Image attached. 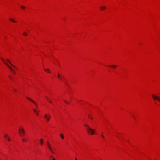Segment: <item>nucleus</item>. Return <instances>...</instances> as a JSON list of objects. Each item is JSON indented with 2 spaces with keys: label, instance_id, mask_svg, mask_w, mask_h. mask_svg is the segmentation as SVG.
<instances>
[{
  "label": "nucleus",
  "instance_id": "obj_1",
  "mask_svg": "<svg viewBox=\"0 0 160 160\" xmlns=\"http://www.w3.org/2000/svg\"><path fill=\"white\" fill-rule=\"evenodd\" d=\"M84 126L87 128V132L89 134L93 135L94 134V130L90 128L87 125L85 124Z\"/></svg>",
  "mask_w": 160,
  "mask_h": 160
},
{
  "label": "nucleus",
  "instance_id": "obj_2",
  "mask_svg": "<svg viewBox=\"0 0 160 160\" xmlns=\"http://www.w3.org/2000/svg\"><path fill=\"white\" fill-rule=\"evenodd\" d=\"M1 59L3 61V62L11 70H13V69L11 68V67L8 64L6 61H4L3 59L2 58H1Z\"/></svg>",
  "mask_w": 160,
  "mask_h": 160
},
{
  "label": "nucleus",
  "instance_id": "obj_3",
  "mask_svg": "<svg viewBox=\"0 0 160 160\" xmlns=\"http://www.w3.org/2000/svg\"><path fill=\"white\" fill-rule=\"evenodd\" d=\"M152 97L154 100H157L158 101H160V99L159 97L156 96L154 95L153 94L152 95Z\"/></svg>",
  "mask_w": 160,
  "mask_h": 160
},
{
  "label": "nucleus",
  "instance_id": "obj_4",
  "mask_svg": "<svg viewBox=\"0 0 160 160\" xmlns=\"http://www.w3.org/2000/svg\"><path fill=\"white\" fill-rule=\"evenodd\" d=\"M44 117L47 121H48L50 119V116H48V115L47 114H46L45 115Z\"/></svg>",
  "mask_w": 160,
  "mask_h": 160
},
{
  "label": "nucleus",
  "instance_id": "obj_5",
  "mask_svg": "<svg viewBox=\"0 0 160 160\" xmlns=\"http://www.w3.org/2000/svg\"><path fill=\"white\" fill-rule=\"evenodd\" d=\"M27 98L29 100H30V101H31L34 104V105L36 106L37 107V108L38 107V105L37 104L36 102L35 101H34L31 100V99H30V98H28V97H27Z\"/></svg>",
  "mask_w": 160,
  "mask_h": 160
},
{
  "label": "nucleus",
  "instance_id": "obj_6",
  "mask_svg": "<svg viewBox=\"0 0 160 160\" xmlns=\"http://www.w3.org/2000/svg\"><path fill=\"white\" fill-rule=\"evenodd\" d=\"M25 133V131L24 130L23 128H22V132H19V134L20 135H22V136H24Z\"/></svg>",
  "mask_w": 160,
  "mask_h": 160
},
{
  "label": "nucleus",
  "instance_id": "obj_7",
  "mask_svg": "<svg viewBox=\"0 0 160 160\" xmlns=\"http://www.w3.org/2000/svg\"><path fill=\"white\" fill-rule=\"evenodd\" d=\"M7 61L10 64V65L13 67L14 68H17L14 66L12 64L11 62L9 61V60L8 59H7Z\"/></svg>",
  "mask_w": 160,
  "mask_h": 160
},
{
  "label": "nucleus",
  "instance_id": "obj_8",
  "mask_svg": "<svg viewBox=\"0 0 160 160\" xmlns=\"http://www.w3.org/2000/svg\"><path fill=\"white\" fill-rule=\"evenodd\" d=\"M7 61L10 64V65L13 67L14 68H17L14 66L12 64L11 62L9 61V60L8 59H7Z\"/></svg>",
  "mask_w": 160,
  "mask_h": 160
},
{
  "label": "nucleus",
  "instance_id": "obj_9",
  "mask_svg": "<svg viewBox=\"0 0 160 160\" xmlns=\"http://www.w3.org/2000/svg\"><path fill=\"white\" fill-rule=\"evenodd\" d=\"M45 98L47 99L48 101L50 103H52V101L50 99H49L47 97H46Z\"/></svg>",
  "mask_w": 160,
  "mask_h": 160
},
{
  "label": "nucleus",
  "instance_id": "obj_10",
  "mask_svg": "<svg viewBox=\"0 0 160 160\" xmlns=\"http://www.w3.org/2000/svg\"><path fill=\"white\" fill-rule=\"evenodd\" d=\"M9 20L11 22H16L12 18H9Z\"/></svg>",
  "mask_w": 160,
  "mask_h": 160
},
{
  "label": "nucleus",
  "instance_id": "obj_11",
  "mask_svg": "<svg viewBox=\"0 0 160 160\" xmlns=\"http://www.w3.org/2000/svg\"><path fill=\"white\" fill-rule=\"evenodd\" d=\"M50 158L49 160H55V159L52 156H50Z\"/></svg>",
  "mask_w": 160,
  "mask_h": 160
},
{
  "label": "nucleus",
  "instance_id": "obj_12",
  "mask_svg": "<svg viewBox=\"0 0 160 160\" xmlns=\"http://www.w3.org/2000/svg\"><path fill=\"white\" fill-rule=\"evenodd\" d=\"M47 144L49 149V148H52L50 146V144L48 141L47 142Z\"/></svg>",
  "mask_w": 160,
  "mask_h": 160
},
{
  "label": "nucleus",
  "instance_id": "obj_13",
  "mask_svg": "<svg viewBox=\"0 0 160 160\" xmlns=\"http://www.w3.org/2000/svg\"><path fill=\"white\" fill-rule=\"evenodd\" d=\"M109 66L110 67H112L113 68H115L116 67H117V66L115 65H111Z\"/></svg>",
  "mask_w": 160,
  "mask_h": 160
},
{
  "label": "nucleus",
  "instance_id": "obj_14",
  "mask_svg": "<svg viewBox=\"0 0 160 160\" xmlns=\"http://www.w3.org/2000/svg\"><path fill=\"white\" fill-rule=\"evenodd\" d=\"M40 144L42 145L43 143V140L42 139H41L40 141Z\"/></svg>",
  "mask_w": 160,
  "mask_h": 160
},
{
  "label": "nucleus",
  "instance_id": "obj_15",
  "mask_svg": "<svg viewBox=\"0 0 160 160\" xmlns=\"http://www.w3.org/2000/svg\"><path fill=\"white\" fill-rule=\"evenodd\" d=\"M49 149L50 150V151L52 153V154H54V152L53 151V150L52 149V148H49Z\"/></svg>",
  "mask_w": 160,
  "mask_h": 160
},
{
  "label": "nucleus",
  "instance_id": "obj_16",
  "mask_svg": "<svg viewBox=\"0 0 160 160\" xmlns=\"http://www.w3.org/2000/svg\"><path fill=\"white\" fill-rule=\"evenodd\" d=\"M61 138H62V139H64V136L63 135V134H59Z\"/></svg>",
  "mask_w": 160,
  "mask_h": 160
},
{
  "label": "nucleus",
  "instance_id": "obj_17",
  "mask_svg": "<svg viewBox=\"0 0 160 160\" xmlns=\"http://www.w3.org/2000/svg\"><path fill=\"white\" fill-rule=\"evenodd\" d=\"M58 78L59 79H61V77L60 76V75L58 73Z\"/></svg>",
  "mask_w": 160,
  "mask_h": 160
},
{
  "label": "nucleus",
  "instance_id": "obj_18",
  "mask_svg": "<svg viewBox=\"0 0 160 160\" xmlns=\"http://www.w3.org/2000/svg\"><path fill=\"white\" fill-rule=\"evenodd\" d=\"M33 110L34 111V112L36 113V114L37 115H38V112H37V111L34 109H33Z\"/></svg>",
  "mask_w": 160,
  "mask_h": 160
},
{
  "label": "nucleus",
  "instance_id": "obj_19",
  "mask_svg": "<svg viewBox=\"0 0 160 160\" xmlns=\"http://www.w3.org/2000/svg\"><path fill=\"white\" fill-rule=\"evenodd\" d=\"M44 70L46 72H49V73H50V72H49V69H44Z\"/></svg>",
  "mask_w": 160,
  "mask_h": 160
},
{
  "label": "nucleus",
  "instance_id": "obj_20",
  "mask_svg": "<svg viewBox=\"0 0 160 160\" xmlns=\"http://www.w3.org/2000/svg\"><path fill=\"white\" fill-rule=\"evenodd\" d=\"M9 78H10V79L12 80V81H13V79L12 78V77L10 75L9 76Z\"/></svg>",
  "mask_w": 160,
  "mask_h": 160
},
{
  "label": "nucleus",
  "instance_id": "obj_21",
  "mask_svg": "<svg viewBox=\"0 0 160 160\" xmlns=\"http://www.w3.org/2000/svg\"><path fill=\"white\" fill-rule=\"evenodd\" d=\"M100 8H101V10H103V8H105L106 7L103 6H102V7H100Z\"/></svg>",
  "mask_w": 160,
  "mask_h": 160
},
{
  "label": "nucleus",
  "instance_id": "obj_22",
  "mask_svg": "<svg viewBox=\"0 0 160 160\" xmlns=\"http://www.w3.org/2000/svg\"><path fill=\"white\" fill-rule=\"evenodd\" d=\"M23 35L24 36H27V34L26 32H24L23 33Z\"/></svg>",
  "mask_w": 160,
  "mask_h": 160
},
{
  "label": "nucleus",
  "instance_id": "obj_23",
  "mask_svg": "<svg viewBox=\"0 0 160 160\" xmlns=\"http://www.w3.org/2000/svg\"><path fill=\"white\" fill-rule=\"evenodd\" d=\"M88 118L90 119H92V117L90 115L88 116Z\"/></svg>",
  "mask_w": 160,
  "mask_h": 160
},
{
  "label": "nucleus",
  "instance_id": "obj_24",
  "mask_svg": "<svg viewBox=\"0 0 160 160\" xmlns=\"http://www.w3.org/2000/svg\"><path fill=\"white\" fill-rule=\"evenodd\" d=\"M21 8L22 9H24L25 8V7L23 6H21Z\"/></svg>",
  "mask_w": 160,
  "mask_h": 160
},
{
  "label": "nucleus",
  "instance_id": "obj_25",
  "mask_svg": "<svg viewBox=\"0 0 160 160\" xmlns=\"http://www.w3.org/2000/svg\"><path fill=\"white\" fill-rule=\"evenodd\" d=\"M7 139H8V141H10V139L8 137H7Z\"/></svg>",
  "mask_w": 160,
  "mask_h": 160
},
{
  "label": "nucleus",
  "instance_id": "obj_26",
  "mask_svg": "<svg viewBox=\"0 0 160 160\" xmlns=\"http://www.w3.org/2000/svg\"><path fill=\"white\" fill-rule=\"evenodd\" d=\"M22 128H19V131L20 132H22Z\"/></svg>",
  "mask_w": 160,
  "mask_h": 160
},
{
  "label": "nucleus",
  "instance_id": "obj_27",
  "mask_svg": "<svg viewBox=\"0 0 160 160\" xmlns=\"http://www.w3.org/2000/svg\"><path fill=\"white\" fill-rule=\"evenodd\" d=\"M64 102L65 103H67L69 104V102H67L66 101V100H64Z\"/></svg>",
  "mask_w": 160,
  "mask_h": 160
},
{
  "label": "nucleus",
  "instance_id": "obj_28",
  "mask_svg": "<svg viewBox=\"0 0 160 160\" xmlns=\"http://www.w3.org/2000/svg\"><path fill=\"white\" fill-rule=\"evenodd\" d=\"M7 137V135L6 134H5V135H4V138H6Z\"/></svg>",
  "mask_w": 160,
  "mask_h": 160
},
{
  "label": "nucleus",
  "instance_id": "obj_29",
  "mask_svg": "<svg viewBox=\"0 0 160 160\" xmlns=\"http://www.w3.org/2000/svg\"><path fill=\"white\" fill-rule=\"evenodd\" d=\"M11 71L12 72V73H15V72L13 70H13H11Z\"/></svg>",
  "mask_w": 160,
  "mask_h": 160
},
{
  "label": "nucleus",
  "instance_id": "obj_30",
  "mask_svg": "<svg viewBox=\"0 0 160 160\" xmlns=\"http://www.w3.org/2000/svg\"><path fill=\"white\" fill-rule=\"evenodd\" d=\"M22 141H25V142H26V141L24 139V138L22 139Z\"/></svg>",
  "mask_w": 160,
  "mask_h": 160
},
{
  "label": "nucleus",
  "instance_id": "obj_31",
  "mask_svg": "<svg viewBox=\"0 0 160 160\" xmlns=\"http://www.w3.org/2000/svg\"><path fill=\"white\" fill-rule=\"evenodd\" d=\"M102 137L103 138H104V136L103 135H102Z\"/></svg>",
  "mask_w": 160,
  "mask_h": 160
},
{
  "label": "nucleus",
  "instance_id": "obj_32",
  "mask_svg": "<svg viewBox=\"0 0 160 160\" xmlns=\"http://www.w3.org/2000/svg\"><path fill=\"white\" fill-rule=\"evenodd\" d=\"M75 160H77V158H75Z\"/></svg>",
  "mask_w": 160,
  "mask_h": 160
},
{
  "label": "nucleus",
  "instance_id": "obj_33",
  "mask_svg": "<svg viewBox=\"0 0 160 160\" xmlns=\"http://www.w3.org/2000/svg\"><path fill=\"white\" fill-rule=\"evenodd\" d=\"M14 91H16L15 90H14Z\"/></svg>",
  "mask_w": 160,
  "mask_h": 160
},
{
  "label": "nucleus",
  "instance_id": "obj_34",
  "mask_svg": "<svg viewBox=\"0 0 160 160\" xmlns=\"http://www.w3.org/2000/svg\"><path fill=\"white\" fill-rule=\"evenodd\" d=\"M17 68H15V69H17Z\"/></svg>",
  "mask_w": 160,
  "mask_h": 160
}]
</instances>
